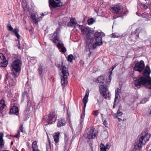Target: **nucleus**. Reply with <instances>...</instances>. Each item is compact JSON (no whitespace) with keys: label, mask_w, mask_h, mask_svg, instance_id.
<instances>
[{"label":"nucleus","mask_w":151,"mask_h":151,"mask_svg":"<svg viewBox=\"0 0 151 151\" xmlns=\"http://www.w3.org/2000/svg\"><path fill=\"white\" fill-rule=\"evenodd\" d=\"M150 73L149 66H147L143 73V75L146 77H140L134 80V83L135 86L147 85V88L150 90L151 92V78L149 76Z\"/></svg>","instance_id":"f257e3e1"},{"label":"nucleus","mask_w":151,"mask_h":151,"mask_svg":"<svg viewBox=\"0 0 151 151\" xmlns=\"http://www.w3.org/2000/svg\"><path fill=\"white\" fill-rule=\"evenodd\" d=\"M150 136V134L142 132L140 138L134 145V148L136 150H140L141 147L145 145L146 142L149 140Z\"/></svg>","instance_id":"f03ea898"},{"label":"nucleus","mask_w":151,"mask_h":151,"mask_svg":"<svg viewBox=\"0 0 151 151\" xmlns=\"http://www.w3.org/2000/svg\"><path fill=\"white\" fill-rule=\"evenodd\" d=\"M61 72L60 73L61 79V84L63 86L66 85L68 83L67 78L69 75L68 68L64 65L62 63L61 66H60Z\"/></svg>","instance_id":"7ed1b4c3"},{"label":"nucleus","mask_w":151,"mask_h":151,"mask_svg":"<svg viewBox=\"0 0 151 151\" xmlns=\"http://www.w3.org/2000/svg\"><path fill=\"white\" fill-rule=\"evenodd\" d=\"M58 34V30H57L52 35L51 40L55 44L57 47L60 49V52L64 53L66 51V50L64 46V44L59 40Z\"/></svg>","instance_id":"20e7f679"},{"label":"nucleus","mask_w":151,"mask_h":151,"mask_svg":"<svg viewBox=\"0 0 151 151\" xmlns=\"http://www.w3.org/2000/svg\"><path fill=\"white\" fill-rule=\"evenodd\" d=\"M77 26L81 30L83 36L86 40V42L88 43V40L92 38L91 37V30L88 27H83L79 24L77 25Z\"/></svg>","instance_id":"39448f33"},{"label":"nucleus","mask_w":151,"mask_h":151,"mask_svg":"<svg viewBox=\"0 0 151 151\" xmlns=\"http://www.w3.org/2000/svg\"><path fill=\"white\" fill-rule=\"evenodd\" d=\"M92 37L91 39H89L88 40L89 42L88 43H86V49H87L86 50V53L88 55V56L89 57L91 54V49L95 48L97 45V43H94L92 39Z\"/></svg>","instance_id":"423d86ee"},{"label":"nucleus","mask_w":151,"mask_h":151,"mask_svg":"<svg viewBox=\"0 0 151 151\" xmlns=\"http://www.w3.org/2000/svg\"><path fill=\"white\" fill-rule=\"evenodd\" d=\"M123 7L119 5L114 6L111 7V11L112 12L114 13H119L122 15L126 14L125 11H123Z\"/></svg>","instance_id":"0eeeda50"},{"label":"nucleus","mask_w":151,"mask_h":151,"mask_svg":"<svg viewBox=\"0 0 151 151\" xmlns=\"http://www.w3.org/2000/svg\"><path fill=\"white\" fill-rule=\"evenodd\" d=\"M105 35V34L102 32H96L95 33L94 36L96 37L95 40L98 45L100 46L102 44L103 42L101 37L104 36Z\"/></svg>","instance_id":"6e6552de"},{"label":"nucleus","mask_w":151,"mask_h":151,"mask_svg":"<svg viewBox=\"0 0 151 151\" xmlns=\"http://www.w3.org/2000/svg\"><path fill=\"white\" fill-rule=\"evenodd\" d=\"M107 89V87L106 86L101 85L99 86L100 92L105 99H107L109 96V92Z\"/></svg>","instance_id":"1a4fd4ad"},{"label":"nucleus","mask_w":151,"mask_h":151,"mask_svg":"<svg viewBox=\"0 0 151 151\" xmlns=\"http://www.w3.org/2000/svg\"><path fill=\"white\" fill-rule=\"evenodd\" d=\"M21 61L19 60H16L13 62L12 66L16 72H18L21 70Z\"/></svg>","instance_id":"9d476101"},{"label":"nucleus","mask_w":151,"mask_h":151,"mask_svg":"<svg viewBox=\"0 0 151 151\" xmlns=\"http://www.w3.org/2000/svg\"><path fill=\"white\" fill-rule=\"evenodd\" d=\"M45 117L46 121L47 122L48 124H53L56 121V117L55 113H50Z\"/></svg>","instance_id":"9b49d317"},{"label":"nucleus","mask_w":151,"mask_h":151,"mask_svg":"<svg viewBox=\"0 0 151 151\" xmlns=\"http://www.w3.org/2000/svg\"><path fill=\"white\" fill-rule=\"evenodd\" d=\"M95 130V129L93 127L90 128L87 132V134H85L86 138L88 139H94L96 136V133L94 132Z\"/></svg>","instance_id":"f8f14e48"},{"label":"nucleus","mask_w":151,"mask_h":151,"mask_svg":"<svg viewBox=\"0 0 151 151\" xmlns=\"http://www.w3.org/2000/svg\"><path fill=\"white\" fill-rule=\"evenodd\" d=\"M144 62L142 60H141L139 62L135 63L134 70L135 71L141 72L144 69Z\"/></svg>","instance_id":"ddd939ff"},{"label":"nucleus","mask_w":151,"mask_h":151,"mask_svg":"<svg viewBox=\"0 0 151 151\" xmlns=\"http://www.w3.org/2000/svg\"><path fill=\"white\" fill-rule=\"evenodd\" d=\"M49 4L54 7H59L62 5V3L60 0H49Z\"/></svg>","instance_id":"4468645a"},{"label":"nucleus","mask_w":151,"mask_h":151,"mask_svg":"<svg viewBox=\"0 0 151 151\" xmlns=\"http://www.w3.org/2000/svg\"><path fill=\"white\" fill-rule=\"evenodd\" d=\"M8 64V62L5 56L2 53H0V67H6Z\"/></svg>","instance_id":"2eb2a0df"},{"label":"nucleus","mask_w":151,"mask_h":151,"mask_svg":"<svg viewBox=\"0 0 151 151\" xmlns=\"http://www.w3.org/2000/svg\"><path fill=\"white\" fill-rule=\"evenodd\" d=\"M65 135V149L66 150H68L70 145V143H69V139L70 137L69 134L67 133H64Z\"/></svg>","instance_id":"dca6fc26"},{"label":"nucleus","mask_w":151,"mask_h":151,"mask_svg":"<svg viewBox=\"0 0 151 151\" xmlns=\"http://www.w3.org/2000/svg\"><path fill=\"white\" fill-rule=\"evenodd\" d=\"M31 17L33 22L35 23H37L38 22L42 19V17L41 16L38 17L37 13L32 14Z\"/></svg>","instance_id":"f3484780"},{"label":"nucleus","mask_w":151,"mask_h":151,"mask_svg":"<svg viewBox=\"0 0 151 151\" xmlns=\"http://www.w3.org/2000/svg\"><path fill=\"white\" fill-rule=\"evenodd\" d=\"M89 93L88 92H86L85 96L83 99V102L84 104V107H83V110L84 111H85V108L86 106V104L88 101V98L89 96Z\"/></svg>","instance_id":"a211bd4d"},{"label":"nucleus","mask_w":151,"mask_h":151,"mask_svg":"<svg viewBox=\"0 0 151 151\" xmlns=\"http://www.w3.org/2000/svg\"><path fill=\"white\" fill-rule=\"evenodd\" d=\"M146 93L148 94V96L147 98H143L140 102L141 103H145L147 101H149V98L151 96V92H150V90H149L147 91Z\"/></svg>","instance_id":"6ab92c4d"},{"label":"nucleus","mask_w":151,"mask_h":151,"mask_svg":"<svg viewBox=\"0 0 151 151\" xmlns=\"http://www.w3.org/2000/svg\"><path fill=\"white\" fill-rule=\"evenodd\" d=\"M18 112V108L17 107L15 106L12 107L10 111V114H14L17 115Z\"/></svg>","instance_id":"aec40b11"},{"label":"nucleus","mask_w":151,"mask_h":151,"mask_svg":"<svg viewBox=\"0 0 151 151\" xmlns=\"http://www.w3.org/2000/svg\"><path fill=\"white\" fill-rule=\"evenodd\" d=\"M110 147V145L107 144L106 146H105L103 144L101 143L100 144V151H106L107 149H109Z\"/></svg>","instance_id":"412c9836"},{"label":"nucleus","mask_w":151,"mask_h":151,"mask_svg":"<svg viewBox=\"0 0 151 151\" xmlns=\"http://www.w3.org/2000/svg\"><path fill=\"white\" fill-rule=\"evenodd\" d=\"M6 106L4 101L3 99L0 100V113H2L4 111V109Z\"/></svg>","instance_id":"4be33fe9"},{"label":"nucleus","mask_w":151,"mask_h":151,"mask_svg":"<svg viewBox=\"0 0 151 151\" xmlns=\"http://www.w3.org/2000/svg\"><path fill=\"white\" fill-rule=\"evenodd\" d=\"M31 106V103L29 101H28L27 104V106L26 107V109L24 111V113L25 114H27L29 113L30 110V107Z\"/></svg>","instance_id":"5701e85b"},{"label":"nucleus","mask_w":151,"mask_h":151,"mask_svg":"<svg viewBox=\"0 0 151 151\" xmlns=\"http://www.w3.org/2000/svg\"><path fill=\"white\" fill-rule=\"evenodd\" d=\"M66 122L64 119H60L58 120V122L57 124V127H60L61 126H64Z\"/></svg>","instance_id":"b1692460"},{"label":"nucleus","mask_w":151,"mask_h":151,"mask_svg":"<svg viewBox=\"0 0 151 151\" xmlns=\"http://www.w3.org/2000/svg\"><path fill=\"white\" fill-rule=\"evenodd\" d=\"M0 134V148H2L4 146V140L3 139L4 134L2 133H1Z\"/></svg>","instance_id":"393cba45"},{"label":"nucleus","mask_w":151,"mask_h":151,"mask_svg":"<svg viewBox=\"0 0 151 151\" xmlns=\"http://www.w3.org/2000/svg\"><path fill=\"white\" fill-rule=\"evenodd\" d=\"M83 117H84L83 116H81V119L80 120V124L78 127V130H81L82 128L83 121Z\"/></svg>","instance_id":"a878e982"},{"label":"nucleus","mask_w":151,"mask_h":151,"mask_svg":"<svg viewBox=\"0 0 151 151\" xmlns=\"http://www.w3.org/2000/svg\"><path fill=\"white\" fill-rule=\"evenodd\" d=\"M104 78L103 76H100L97 78L96 81L97 83H103Z\"/></svg>","instance_id":"bb28decb"},{"label":"nucleus","mask_w":151,"mask_h":151,"mask_svg":"<svg viewBox=\"0 0 151 151\" xmlns=\"http://www.w3.org/2000/svg\"><path fill=\"white\" fill-rule=\"evenodd\" d=\"M60 132H57L55 133V135L53 137L54 141L55 143H58L59 141V137L60 135Z\"/></svg>","instance_id":"cd10ccee"},{"label":"nucleus","mask_w":151,"mask_h":151,"mask_svg":"<svg viewBox=\"0 0 151 151\" xmlns=\"http://www.w3.org/2000/svg\"><path fill=\"white\" fill-rule=\"evenodd\" d=\"M8 81L9 82V83H8L9 85V86H13L15 84V83L16 82V80L14 79H8V80H7L6 82Z\"/></svg>","instance_id":"c85d7f7f"},{"label":"nucleus","mask_w":151,"mask_h":151,"mask_svg":"<svg viewBox=\"0 0 151 151\" xmlns=\"http://www.w3.org/2000/svg\"><path fill=\"white\" fill-rule=\"evenodd\" d=\"M108 135V132L104 130L102 133L101 136L103 138L105 139L107 137Z\"/></svg>","instance_id":"c756f323"},{"label":"nucleus","mask_w":151,"mask_h":151,"mask_svg":"<svg viewBox=\"0 0 151 151\" xmlns=\"http://www.w3.org/2000/svg\"><path fill=\"white\" fill-rule=\"evenodd\" d=\"M116 67V65H114V66H112L111 68V71L110 72L109 76L108 77L107 79V81L110 82L111 81V75L112 74V71L114 69V68Z\"/></svg>","instance_id":"7c9ffc66"},{"label":"nucleus","mask_w":151,"mask_h":151,"mask_svg":"<svg viewBox=\"0 0 151 151\" xmlns=\"http://www.w3.org/2000/svg\"><path fill=\"white\" fill-rule=\"evenodd\" d=\"M112 38H121L122 37V35H119L117 33H113L112 35Z\"/></svg>","instance_id":"2f4dec72"},{"label":"nucleus","mask_w":151,"mask_h":151,"mask_svg":"<svg viewBox=\"0 0 151 151\" xmlns=\"http://www.w3.org/2000/svg\"><path fill=\"white\" fill-rule=\"evenodd\" d=\"M95 20L94 19H93V18H91L90 19H88V24L89 25H91L95 22Z\"/></svg>","instance_id":"473e14b6"},{"label":"nucleus","mask_w":151,"mask_h":151,"mask_svg":"<svg viewBox=\"0 0 151 151\" xmlns=\"http://www.w3.org/2000/svg\"><path fill=\"white\" fill-rule=\"evenodd\" d=\"M37 142L36 141H35L32 143V148L33 150L37 148L38 146L37 145Z\"/></svg>","instance_id":"72a5a7b5"},{"label":"nucleus","mask_w":151,"mask_h":151,"mask_svg":"<svg viewBox=\"0 0 151 151\" xmlns=\"http://www.w3.org/2000/svg\"><path fill=\"white\" fill-rule=\"evenodd\" d=\"M38 70L39 74L42 76L44 74L42 66L41 65L39 66L38 68Z\"/></svg>","instance_id":"f704fd0d"},{"label":"nucleus","mask_w":151,"mask_h":151,"mask_svg":"<svg viewBox=\"0 0 151 151\" xmlns=\"http://www.w3.org/2000/svg\"><path fill=\"white\" fill-rule=\"evenodd\" d=\"M18 30L17 29H15V30L14 31V33L16 37L18 39L20 38V35L18 33Z\"/></svg>","instance_id":"c9c22d12"},{"label":"nucleus","mask_w":151,"mask_h":151,"mask_svg":"<svg viewBox=\"0 0 151 151\" xmlns=\"http://www.w3.org/2000/svg\"><path fill=\"white\" fill-rule=\"evenodd\" d=\"M70 22L75 26L77 27V25H78V24H77V22H76V19L73 18H71L70 19Z\"/></svg>","instance_id":"e433bc0d"},{"label":"nucleus","mask_w":151,"mask_h":151,"mask_svg":"<svg viewBox=\"0 0 151 151\" xmlns=\"http://www.w3.org/2000/svg\"><path fill=\"white\" fill-rule=\"evenodd\" d=\"M7 27L8 30L14 32V31L15 30V29H14L11 25L8 24L7 26Z\"/></svg>","instance_id":"4c0bfd02"},{"label":"nucleus","mask_w":151,"mask_h":151,"mask_svg":"<svg viewBox=\"0 0 151 151\" xmlns=\"http://www.w3.org/2000/svg\"><path fill=\"white\" fill-rule=\"evenodd\" d=\"M141 16L142 17L146 18L148 19H149V14L146 13H144L142 14H141Z\"/></svg>","instance_id":"58836bf2"},{"label":"nucleus","mask_w":151,"mask_h":151,"mask_svg":"<svg viewBox=\"0 0 151 151\" xmlns=\"http://www.w3.org/2000/svg\"><path fill=\"white\" fill-rule=\"evenodd\" d=\"M19 130L22 132L25 133V130L24 129L23 127V125L22 124L20 125L19 128Z\"/></svg>","instance_id":"ea45409f"},{"label":"nucleus","mask_w":151,"mask_h":151,"mask_svg":"<svg viewBox=\"0 0 151 151\" xmlns=\"http://www.w3.org/2000/svg\"><path fill=\"white\" fill-rule=\"evenodd\" d=\"M73 56L72 55H70L68 56V61L69 62H71L73 58Z\"/></svg>","instance_id":"a19ab883"},{"label":"nucleus","mask_w":151,"mask_h":151,"mask_svg":"<svg viewBox=\"0 0 151 151\" xmlns=\"http://www.w3.org/2000/svg\"><path fill=\"white\" fill-rule=\"evenodd\" d=\"M27 92H24L22 94V101H24V97L25 96H27Z\"/></svg>","instance_id":"79ce46f5"},{"label":"nucleus","mask_w":151,"mask_h":151,"mask_svg":"<svg viewBox=\"0 0 151 151\" xmlns=\"http://www.w3.org/2000/svg\"><path fill=\"white\" fill-rule=\"evenodd\" d=\"M68 27H75L76 26H75L71 22H68Z\"/></svg>","instance_id":"37998d69"},{"label":"nucleus","mask_w":151,"mask_h":151,"mask_svg":"<svg viewBox=\"0 0 151 151\" xmlns=\"http://www.w3.org/2000/svg\"><path fill=\"white\" fill-rule=\"evenodd\" d=\"M17 134L14 135V137L18 138H19V137L20 132L19 130H18L17 132Z\"/></svg>","instance_id":"c03bdc74"},{"label":"nucleus","mask_w":151,"mask_h":151,"mask_svg":"<svg viewBox=\"0 0 151 151\" xmlns=\"http://www.w3.org/2000/svg\"><path fill=\"white\" fill-rule=\"evenodd\" d=\"M99 114V112L97 111H93V114L94 116H97Z\"/></svg>","instance_id":"a18cd8bd"},{"label":"nucleus","mask_w":151,"mask_h":151,"mask_svg":"<svg viewBox=\"0 0 151 151\" xmlns=\"http://www.w3.org/2000/svg\"><path fill=\"white\" fill-rule=\"evenodd\" d=\"M103 98L101 96H100L99 99H97L98 102L99 103L102 102L103 101Z\"/></svg>","instance_id":"49530a36"},{"label":"nucleus","mask_w":151,"mask_h":151,"mask_svg":"<svg viewBox=\"0 0 151 151\" xmlns=\"http://www.w3.org/2000/svg\"><path fill=\"white\" fill-rule=\"evenodd\" d=\"M122 112L121 111L119 110H118L117 111V116H121L122 115Z\"/></svg>","instance_id":"de8ad7c7"},{"label":"nucleus","mask_w":151,"mask_h":151,"mask_svg":"<svg viewBox=\"0 0 151 151\" xmlns=\"http://www.w3.org/2000/svg\"><path fill=\"white\" fill-rule=\"evenodd\" d=\"M119 96V93H115V99L114 101H116V99H118V98Z\"/></svg>","instance_id":"09e8293b"},{"label":"nucleus","mask_w":151,"mask_h":151,"mask_svg":"<svg viewBox=\"0 0 151 151\" xmlns=\"http://www.w3.org/2000/svg\"><path fill=\"white\" fill-rule=\"evenodd\" d=\"M141 7L143 9H146L148 7L145 4H142L141 5Z\"/></svg>","instance_id":"8fccbe9b"},{"label":"nucleus","mask_w":151,"mask_h":151,"mask_svg":"<svg viewBox=\"0 0 151 151\" xmlns=\"http://www.w3.org/2000/svg\"><path fill=\"white\" fill-rule=\"evenodd\" d=\"M12 75L14 77H15L18 76H19V74L17 73H13Z\"/></svg>","instance_id":"3c124183"},{"label":"nucleus","mask_w":151,"mask_h":151,"mask_svg":"<svg viewBox=\"0 0 151 151\" xmlns=\"http://www.w3.org/2000/svg\"><path fill=\"white\" fill-rule=\"evenodd\" d=\"M120 90L118 88L117 89H116L115 90V93H119V91H120Z\"/></svg>","instance_id":"603ef678"},{"label":"nucleus","mask_w":151,"mask_h":151,"mask_svg":"<svg viewBox=\"0 0 151 151\" xmlns=\"http://www.w3.org/2000/svg\"><path fill=\"white\" fill-rule=\"evenodd\" d=\"M22 5L23 6H26L27 5V4L26 3L25 4V3L23 1L22 3Z\"/></svg>","instance_id":"864d4df0"},{"label":"nucleus","mask_w":151,"mask_h":151,"mask_svg":"<svg viewBox=\"0 0 151 151\" xmlns=\"http://www.w3.org/2000/svg\"><path fill=\"white\" fill-rule=\"evenodd\" d=\"M103 124L105 126H106L107 124V122L106 120L104 121V122Z\"/></svg>","instance_id":"5fc2aeb1"},{"label":"nucleus","mask_w":151,"mask_h":151,"mask_svg":"<svg viewBox=\"0 0 151 151\" xmlns=\"http://www.w3.org/2000/svg\"><path fill=\"white\" fill-rule=\"evenodd\" d=\"M47 13H46L45 14L43 13H42L41 14V15L42 17H42H42H43L45 15H47Z\"/></svg>","instance_id":"6e6d98bb"},{"label":"nucleus","mask_w":151,"mask_h":151,"mask_svg":"<svg viewBox=\"0 0 151 151\" xmlns=\"http://www.w3.org/2000/svg\"><path fill=\"white\" fill-rule=\"evenodd\" d=\"M33 151H40L39 149L37 148L33 150Z\"/></svg>","instance_id":"4d7b16f0"},{"label":"nucleus","mask_w":151,"mask_h":151,"mask_svg":"<svg viewBox=\"0 0 151 151\" xmlns=\"http://www.w3.org/2000/svg\"><path fill=\"white\" fill-rule=\"evenodd\" d=\"M69 125H70V127L71 128H72V125H71V124H70V121H69Z\"/></svg>","instance_id":"13d9d810"},{"label":"nucleus","mask_w":151,"mask_h":151,"mask_svg":"<svg viewBox=\"0 0 151 151\" xmlns=\"http://www.w3.org/2000/svg\"><path fill=\"white\" fill-rule=\"evenodd\" d=\"M118 121L119 122H121L122 120V119H121L119 118H118Z\"/></svg>","instance_id":"bf43d9fd"},{"label":"nucleus","mask_w":151,"mask_h":151,"mask_svg":"<svg viewBox=\"0 0 151 151\" xmlns=\"http://www.w3.org/2000/svg\"><path fill=\"white\" fill-rule=\"evenodd\" d=\"M18 48H19V49H21V47H20V46H19V47H18Z\"/></svg>","instance_id":"052dcab7"},{"label":"nucleus","mask_w":151,"mask_h":151,"mask_svg":"<svg viewBox=\"0 0 151 151\" xmlns=\"http://www.w3.org/2000/svg\"><path fill=\"white\" fill-rule=\"evenodd\" d=\"M13 144V142H11V145H12Z\"/></svg>","instance_id":"680f3d73"},{"label":"nucleus","mask_w":151,"mask_h":151,"mask_svg":"<svg viewBox=\"0 0 151 151\" xmlns=\"http://www.w3.org/2000/svg\"><path fill=\"white\" fill-rule=\"evenodd\" d=\"M49 144L50 145V140H49Z\"/></svg>","instance_id":"e2e57ef3"},{"label":"nucleus","mask_w":151,"mask_h":151,"mask_svg":"<svg viewBox=\"0 0 151 151\" xmlns=\"http://www.w3.org/2000/svg\"><path fill=\"white\" fill-rule=\"evenodd\" d=\"M117 65V64H115V65H116H116Z\"/></svg>","instance_id":"0e129e2a"}]
</instances>
